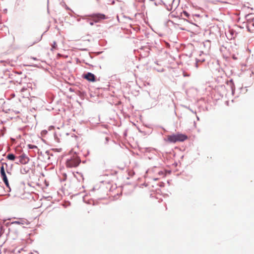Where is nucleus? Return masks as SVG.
Returning <instances> with one entry per match:
<instances>
[{
    "label": "nucleus",
    "mask_w": 254,
    "mask_h": 254,
    "mask_svg": "<svg viewBox=\"0 0 254 254\" xmlns=\"http://www.w3.org/2000/svg\"><path fill=\"white\" fill-rule=\"evenodd\" d=\"M233 59H234V60H237V58L235 56H233Z\"/></svg>",
    "instance_id": "f8f14e48"
},
{
    "label": "nucleus",
    "mask_w": 254,
    "mask_h": 254,
    "mask_svg": "<svg viewBox=\"0 0 254 254\" xmlns=\"http://www.w3.org/2000/svg\"><path fill=\"white\" fill-rule=\"evenodd\" d=\"M84 78L90 81H95V75L90 72H88L87 74L85 75Z\"/></svg>",
    "instance_id": "423d86ee"
},
{
    "label": "nucleus",
    "mask_w": 254,
    "mask_h": 254,
    "mask_svg": "<svg viewBox=\"0 0 254 254\" xmlns=\"http://www.w3.org/2000/svg\"><path fill=\"white\" fill-rule=\"evenodd\" d=\"M33 59L34 60H36V58H33Z\"/></svg>",
    "instance_id": "2eb2a0df"
},
{
    "label": "nucleus",
    "mask_w": 254,
    "mask_h": 254,
    "mask_svg": "<svg viewBox=\"0 0 254 254\" xmlns=\"http://www.w3.org/2000/svg\"><path fill=\"white\" fill-rule=\"evenodd\" d=\"M6 158L10 160L13 161L14 160L15 157L14 155H13V154H8L7 155Z\"/></svg>",
    "instance_id": "0eeeda50"
},
{
    "label": "nucleus",
    "mask_w": 254,
    "mask_h": 254,
    "mask_svg": "<svg viewBox=\"0 0 254 254\" xmlns=\"http://www.w3.org/2000/svg\"><path fill=\"white\" fill-rule=\"evenodd\" d=\"M90 25H92L93 24V23L92 22H90Z\"/></svg>",
    "instance_id": "4468645a"
},
{
    "label": "nucleus",
    "mask_w": 254,
    "mask_h": 254,
    "mask_svg": "<svg viewBox=\"0 0 254 254\" xmlns=\"http://www.w3.org/2000/svg\"><path fill=\"white\" fill-rule=\"evenodd\" d=\"M28 147H29V148H31V149H33V148H37L36 146L34 145H31V144H29L28 145Z\"/></svg>",
    "instance_id": "9d476101"
},
{
    "label": "nucleus",
    "mask_w": 254,
    "mask_h": 254,
    "mask_svg": "<svg viewBox=\"0 0 254 254\" xmlns=\"http://www.w3.org/2000/svg\"><path fill=\"white\" fill-rule=\"evenodd\" d=\"M184 14L185 15H186L187 17H189V15L188 13L186 11H184Z\"/></svg>",
    "instance_id": "9b49d317"
},
{
    "label": "nucleus",
    "mask_w": 254,
    "mask_h": 254,
    "mask_svg": "<svg viewBox=\"0 0 254 254\" xmlns=\"http://www.w3.org/2000/svg\"><path fill=\"white\" fill-rule=\"evenodd\" d=\"M18 158L19 159V162L21 164H25L29 161V158L24 154H22Z\"/></svg>",
    "instance_id": "39448f33"
},
{
    "label": "nucleus",
    "mask_w": 254,
    "mask_h": 254,
    "mask_svg": "<svg viewBox=\"0 0 254 254\" xmlns=\"http://www.w3.org/2000/svg\"><path fill=\"white\" fill-rule=\"evenodd\" d=\"M184 75L185 76H189V75H188V74H185V73H184Z\"/></svg>",
    "instance_id": "ddd939ff"
},
{
    "label": "nucleus",
    "mask_w": 254,
    "mask_h": 254,
    "mask_svg": "<svg viewBox=\"0 0 254 254\" xmlns=\"http://www.w3.org/2000/svg\"><path fill=\"white\" fill-rule=\"evenodd\" d=\"M98 1H99V0H97Z\"/></svg>",
    "instance_id": "dca6fc26"
},
{
    "label": "nucleus",
    "mask_w": 254,
    "mask_h": 254,
    "mask_svg": "<svg viewBox=\"0 0 254 254\" xmlns=\"http://www.w3.org/2000/svg\"><path fill=\"white\" fill-rule=\"evenodd\" d=\"M180 0H173L172 4H175V9H176L179 4Z\"/></svg>",
    "instance_id": "6e6552de"
},
{
    "label": "nucleus",
    "mask_w": 254,
    "mask_h": 254,
    "mask_svg": "<svg viewBox=\"0 0 254 254\" xmlns=\"http://www.w3.org/2000/svg\"><path fill=\"white\" fill-rule=\"evenodd\" d=\"M0 175H1V177L2 179V180L3 181L4 183V184H5L6 187L9 188V185L7 178L6 174H5L3 165H2L1 166V167H0Z\"/></svg>",
    "instance_id": "20e7f679"
},
{
    "label": "nucleus",
    "mask_w": 254,
    "mask_h": 254,
    "mask_svg": "<svg viewBox=\"0 0 254 254\" xmlns=\"http://www.w3.org/2000/svg\"><path fill=\"white\" fill-rule=\"evenodd\" d=\"M91 19L95 22H99L101 20L107 18L106 16L102 13L93 14L91 16Z\"/></svg>",
    "instance_id": "7ed1b4c3"
},
{
    "label": "nucleus",
    "mask_w": 254,
    "mask_h": 254,
    "mask_svg": "<svg viewBox=\"0 0 254 254\" xmlns=\"http://www.w3.org/2000/svg\"><path fill=\"white\" fill-rule=\"evenodd\" d=\"M80 163V160L77 157H73L67 160L66 163V166L69 168L75 167Z\"/></svg>",
    "instance_id": "f03ea898"
},
{
    "label": "nucleus",
    "mask_w": 254,
    "mask_h": 254,
    "mask_svg": "<svg viewBox=\"0 0 254 254\" xmlns=\"http://www.w3.org/2000/svg\"><path fill=\"white\" fill-rule=\"evenodd\" d=\"M57 49V44L56 42L54 41L52 45L51 50H53Z\"/></svg>",
    "instance_id": "1a4fd4ad"
},
{
    "label": "nucleus",
    "mask_w": 254,
    "mask_h": 254,
    "mask_svg": "<svg viewBox=\"0 0 254 254\" xmlns=\"http://www.w3.org/2000/svg\"><path fill=\"white\" fill-rule=\"evenodd\" d=\"M187 135L181 134L177 133L167 136L166 141L171 143H175L177 141H184L187 139Z\"/></svg>",
    "instance_id": "f257e3e1"
}]
</instances>
